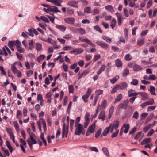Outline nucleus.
<instances>
[{
    "mask_svg": "<svg viewBox=\"0 0 157 157\" xmlns=\"http://www.w3.org/2000/svg\"><path fill=\"white\" fill-rule=\"evenodd\" d=\"M21 43L18 40L16 41H10L8 44V46L10 49H14L15 48L17 49H21Z\"/></svg>",
    "mask_w": 157,
    "mask_h": 157,
    "instance_id": "f257e3e1",
    "label": "nucleus"
},
{
    "mask_svg": "<svg viewBox=\"0 0 157 157\" xmlns=\"http://www.w3.org/2000/svg\"><path fill=\"white\" fill-rule=\"evenodd\" d=\"M75 134L76 135H80L83 130V126L81 124H79L75 125Z\"/></svg>",
    "mask_w": 157,
    "mask_h": 157,
    "instance_id": "f03ea898",
    "label": "nucleus"
},
{
    "mask_svg": "<svg viewBox=\"0 0 157 157\" xmlns=\"http://www.w3.org/2000/svg\"><path fill=\"white\" fill-rule=\"evenodd\" d=\"M42 122L43 128L44 131H46L47 130L46 128V122L45 121H44L43 119L41 118L40 119V120L37 122V124L38 127V128L40 132H41L42 131L41 127V123Z\"/></svg>",
    "mask_w": 157,
    "mask_h": 157,
    "instance_id": "7ed1b4c3",
    "label": "nucleus"
},
{
    "mask_svg": "<svg viewBox=\"0 0 157 157\" xmlns=\"http://www.w3.org/2000/svg\"><path fill=\"white\" fill-rule=\"evenodd\" d=\"M95 128V123H94L88 128L87 131L86 133V136H88L90 135L91 133H94V132Z\"/></svg>",
    "mask_w": 157,
    "mask_h": 157,
    "instance_id": "20e7f679",
    "label": "nucleus"
},
{
    "mask_svg": "<svg viewBox=\"0 0 157 157\" xmlns=\"http://www.w3.org/2000/svg\"><path fill=\"white\" fill-rule=\"evenodd\" d=\"M90 113H87L85 116V121L84 122V128H87L90 121L89 118Z\"/></svg>",
    "mask_w": 157,
    "mask_h": 157,
    "instance_id": "39448f33",
    "label": "nucleus"
},
{
    "mask_svg": "<svg viewBox=\"0 0 157 157\" xmlns=\"http://www.w3.org/2000/svg\"><path fill=\"white\" fill-rule=\"evenodd\" d=\"M47 2H50L55 5L58 6H61V3L63 2L62 0H46Z\"/></svg>",
    "mask_w": 157,
    "mask_h": 157,
    "instance_id": "423d86ee",
    "label": "nucleus"
},
{
    "mask_svg": "<svg viewBox=\"0 0 157 157\" xmlns=\"http://www.w3.org/2000/svg\"><path fill=\"white\" fill-rule=\"evenodd\" d=\"M68 126H66L65 124H63V137H64L65 136L66 138L67 137L68 132Z\"/></svg>",
    "mask_w": 157,
    "mask_h": 157,
    "instance_id": "0eeeda50",
    "label": "nucleus"
},
{
    "mask_svg": "<svg viewBox=\"0 0 157 157\" xmlns=\"http://www.w3.org/2000/svg\"><path fill=\"white\" fill-rule=\"evenodd\" d=\"M79 40L81 41L87 43L88 44L91 45L92 47H95V45L87 38L79 37Z\"/></svg>",
    "mask_w": 157,
    "mask_h": 157,
    "instance_id": "6e6552de",
    "label": "nucleus"
},
{
    "mask_svg": "<svg viewBox=\"0 0 157 157\" xmlns=\"http://www.w3.org/2000/svg\"><path fill=\"white\" fill-rule=\"evenodd\" d=\"M119 90H123L126 89L128 86L127 84L125 82H123L117 85Z\"/></svg>",
    "mask_w": 157,
    "mask_h": 157,
    "instance_id": "1a4fd4ad",
    "label": "nucleus"
},
{
    "mask_svg": "<svg viewBox=\"0 0 157 157\" xmlns=\"http://www.w3.org/2000/svg\"><path fill=\"white\" fill-rule=\"evenodd\" d=\"M119 122V121L117 120H114L113 123H111L110 124L109 127L110 128L111 127H113L115 129H116L118 127Z\"/></svg>",
    "mask_w": 157,
    "mask_h": 157,
    "instance_id": "9d476101",
    "label": "nucleus"
},
{
    "mask_svg": "<svg viewBox=\"0 0 157 157\" xmlns=\"http://www.w3.org/2000/svg\"><path fill=\"white\" fill-rule=\"evenodd\" d=\"M64 21L67 23L72 24H73L75 21V19L73 17H67L64 18Z\"/></svg>",
    "mask_w": 157,
    "mask_h": 157,
    "instance_id": "9b49d317",
    "label": "nucleus"
},
{
    "mask_svg": "<svg viewBox=\"0 0 157 157\" xmlns=\"http://www.w3.org/2000/svg\"><path fill=\"white\" fill-rule=\"evenodd\" d=\"M78 2L77 1H69L68 2L67 5L74 7L78 8Z\"/></svg>",
    "mask_w": 157,
    "mask_h": 157,
    "instance_id": "f8f14e48",
    "label": "nucleus"
},
{
    "mask_svg": "<svg viewBox=\"0 0 157 157\" xmlns=\"http://www.w3.org/2000/svg\"><path fill=\"white\" fill-rule=\"evenodd\" d=\"M116 15L117 18V22L119 25H121L122 23V15L120 13H117Z\"/></svg>",
    "mask_w": 157,
    "mask_h": 157,
    "instance_id": "ddd939ff",
    "label": "nucleus"
},
{
    "mask_svg": "<svg viewBox=\"0 0 157 157\" xmlns=\"http://www.w3.org/2000/svg\"><path fill=\"white\" fill-rule=\"evenodd\" d=\"M123 95L121 94H119L116 97L114 102V104H116L119 102L122 98Z\"/></svg>",
    "mask_w": 157,
    "mask_h": 157,
    "instance_id": "4468645a",
    "label": "nucleus"
},
{
    "mask_svg": "<svg viewBox=\"0 0 157 157\" xmlns=\"http://www.w3.org/2000/svg\"><path fill=\"white\" fill-rule=\"evenodd\" d=\"M49 9L50 12H60V11L58 9L57 7L55 6H50Z\"/></svg>",
    "mask_w": 157,
    "mask_h": 157,
    "instance_id": "2eb2a0df",
    "label": "nucleus"
},
{
    "mask_svg": "<svg viewBox=\"0 0 157 157\" xmlns=\"http://www.w3.org/2000/svg\"><path fill=\"white\" fill-rule=\"evenodd\" d=\"M134 90L131 89L129 90L128 92V94L129 97H132L133 96H136L137 95L138 93H136L135 92Z\"/></svg>",
    "mask_w": 157,
    "mask_h": 157,
    "instance_id": "dca6fc26",
    "label": "nucleus"
},
{
    "mask_svg": "<svg viewBox=\"0 0 157 157\" xmlns=\"http://www.w3.org/2000/svg\"><path fill=\"white\" fill-rule=\"evenodd\" d=\"M96 43L98 45H99L103 48H108V45L105 43H103L102 41H98L96 42Z\"/></svg>",
    "mask_w": 157,
    "mask_h": 157,
    "instance_id": "f3484780",
    "label": "nucleus"
},
{
    "mask_svg": "<svg viewBox=\"0 0 157 157\" xmlns=\"http://www.w3.org/2000/svg\"><path fill=\"white\" fill-rule=\"evenodd\" d=\"M36 137V136L35 134H31L30 136L31 140V143L33 144H35L37 143V141L35 140L34 138Z\"/></svg>",
    "mask_w": 157,
    "mask_h": 157,
    "instance_id": "a211bd4d",
    "label": "nucleus"
},
{
    "mask_svg": "<svg viewBox=\"0 0 157 157\" xmlns=\"http://www.w3.org/2000/svg\"><path fill=\"white\" fill-rule=\"evenodd\" d=\"M130 125L128 124H124L122 127V128H125V129L124 131V132L125 133H127L128 132L129 128Z\"/></svg>",
    "mask_w": 157,
    "mask_h": 157,
    "instance_id": "6ab92c4d",
    "label": "nucleus"
},
{
    "mask_svg": "<svg viewBox=\"0 0 157 157\" xmlns=\"http://www.w3.org/2000/svg\"><path fill=\"white\" fill-rule=\"evenodd\" d=\"M105 112L102 111L100 113L98 116V118L101 119L102 121H103L105 120Z\"/></svg>",
    "mask_w": 157,
    "mask_h": 157,
    "instance_id": "aec40b11",
    "label": "nucleus"
},
{
    "mask_svg": "<svg viewBox=\"0 0 157 157\" xmlns=\"http://www.w3.org/2000/svg\"><path fill=\"white\" fill-rule=\"evenodd\" d=\"M116 66L118 67H121L122 66V62L121 60L117 59L115 61Z\"/></svg>",
    "mask_w": 157,
    "mask_h": 157,
    "instance_id": "412c9836",
    "label": "nucleus"
},
{
    "mask_svg": "<svg viewBox=\"0 0 157 157\" xmlns=\"http://www.w3.org/2000/svg\"><path fill=\"white\" fill-rule=\"evenodd\" d=\"M151 140L152 139L151 138H145L142 141L141 144L142 145H144L150 142Z\"/></svg>",
    "mask_w": 157,
    "mask_h": 157,
    "instance_id": "4be33fe9",
    "label": "nucleus"
},
{
    "mask_svg": "<svg viewBox=\"0 0 157 157\" xmlns=\"http://www.w3.org/2000/svg\"><path fill=\"white\" fill-rule=\"evenodd\" d=\"M142 67L140 66L135 64L133 70L135 71H141L142 69Z\"/></svg>",
    "mask_w": 157,
    "mask_h": 157,
    "instance_id": "5701e85b",
    "label": "nucleus"
},
{
    "mask_svg": "<svg viewBox=\"0 0 157 157\" xmlns=\"http://www.w3.org/2000/svg\"><path fill=\"white\" fill-rule=\"evenodd\" d=\"M151 59L152 58H149V60L148 61L142 60L141 61V63L145 65L152 64L153 63V62L151 60Z\"/></svg>",
    "mask_w": 157,
    "mask_h": 157,
    "instance_id": "b1692460",
    "label": "nucleus"
},
{
    "mask_svg": "<svg viewBox=\"0 0 157 157\" xmlns=\"http://www.w3.org/2000/svg\"><path fill=\"white\" fill-rule=\"evenodd\" d=\"M6 146H7L8 148L9 149L10 152L11 153H12L13 151V147L11 146V144L9 142L8 140H6Z\"/></svg>",
    "mask_w": 157,
    "mask_h": 157,
    "instance_id": "393cba45",
    "label": "nucleus"
},
{
    "mask_svg": "<svg viewBox=\"0 0 157 157\" xmlns=\"http://www.w3.org/2000/svg\"><path fill=\"white\" fill-rule=\"evenodd\" d=\"M140 94V95L142 97V100H145L148 98L149 97L147 94L144 92H141Z\"/></svg>",
    "mask_w": 157,
    "mask_h": 157,
    "instance_id": "a878e982",
    "label": "nucleus"
},
{
    "mask_svg": "<svg viewBox=\"0 0 157 157\" xmlns=\"http://www.w3.org/2000/svg\"><path fill=\"white\" fill-rule=\"evenodd\" d=\"M102 151L105 156L107 157H109V153L108 149L106 147H103L102 148Z\"/></svg>",
    "mask_w": 157,
    "mask_h": 157,
    "instance_id": "bb28decb",
    "label": "nucleus"
},
{
    "mask_svg": "<svg viewBox=\"0 0 157 157\" xmlns=\"http://www.w3.org/2000/svg\"><path fill=\"white\" fill-rule=\"evenodd\" d=\"M56 27L62 31L64 32L66 29V26L64 25H56Z\"/></svg>",
    "mask_w": 157,
    "mask_h": 157,
    "instance_id": "cd10ccee",
    "label": "nucleus"
},
{
    "mask_svg": "<svg viewBox=\"0 0 157 157\" xmlns=\"http://www.w3.org/2000/svg\"><path fill=\"white\" fill-rule=\"evenodd\" d=\"M119 76L118 75H116L115 77L113 78L110 80V82L112 84H114L119 78Z\"/></svg>",
    "mask_w": 157,
    "mask_h": 157,
    "instance_id": "c85d7f7f",
    "label": "nucleus"
},
{
    "mask_svg": "<svg viewBox=\"0 0 157 157\" xmlns=\"http://www.w3.org/2000/svg\"><path fill=\"white\" fill-rule=\"evenodd\" d=\"M16 63V62H15L14 64L12 65H11V69L13 72L14 73H16L17 71H18V70L17 69V68L14 66V64Z\"/></svg>",
    "mask_w": 157,
    "mask_h": 157,
    "instance_id": "c756f323",
    "label": "nucleus"
},
{
    "mask_svg": "<svg viewBox=\"0 0 157 157\" xmlns=\"http://www.w3.org/2000/svg\"><path fill=\"white\" fill-rule=\"evenodd\" d=\"M102 39L108 43H110L111 41V39L108 36L103 35L102 36Z\"/></svg>",
    "mask_w": 157,
    "mask_h": 157,
    "instance_id": "7c9ffc66",
    "label": "nucleus"
},
{
    "mask_svg": "<svg viewBox=\"0 0 157 157\" xmlns=\"http://www.w3.org/2000/svg\"><path fill=\"white\" fill-rule=\"evenodd\" d=\"M129 73V70L128 68H126L124 70L122 73V76L123 77L126 76Z\"/></svg>",
    "mask_w": 157,
    "mask_h": 157,
    "instance_id": "2f4dec72",
    "label": "nucleus"
},
{
    "mask_svg": "<svg viewBox=\"0 0 157 157\" xmlns=\"http://www.w3.org/2000/svg\"><path fill=\"white\" fill-rule=\"evenodd\" d=\"M148 90L150 91L151 93L154 95H156V93L155 92V89L154 87L150 86V89Z\"/></svg>",
    "mask_w": 157,
    "mask_h": 157,
    "instance_id": "473e14b6",
    "label": "nucleus"
},
{
    "mask_svg": "<svg viewBox=\"0 0 157 157\" xmlns=\"http://www.w3.org/2000/svg\"><path fill=\"white\" fill-rule=\"evenodd\" d=\"M105 8L106 10L111 12H114V10L113 8L111 5H108L106 6H105Z\"/></svg>",
    "mask_w": 157,
    "mask_h": 157,
    "instance_id": "72a5a7b5",
    "label": "nucleus"
},
{
    "mask_svg": "<svg viewBox=\"0 0 157 157\" xmlns=\"http://www.w3.org/2000/svg\"><path fill=\"white\" fill-rule=\"evenodd\" d=\"M110 129V128L109 127H106L105 129H104L103 133L102 135L103 136H106L107 134L109 133V129Z\"/></svg>",
    "mask_w": 157,
    "mask_h": 157,
    "instance_id": "f704fd0d",
    "label": "nucleus"
},
{
    "mask_svg": "<svg viewBox=\"0 0 157 157\" xmlns=\"http://www.w3.org/2000/svg\"><path fill=\"white\" fill-rule=\"evenodd\" d=\"M116 21L114 19H113L111 22L110 26L112 29H113L116 26Z\"/></svg>",
    "mask_w": 157,
    "mask_h": 157,
    "instance_id": "c9c22d12",
    "label": "nucleus"
},
{
    "mask_svg": "<svg viewBox=\"0 0 157 157\" xmlns=\"http://www.w3.org/2000/svg\"><path fill=\"white\" fill-rule=\"evenodd\" d=\"M102 131V128H100L97 132H96L95 136L96 138H97L98 137L100 136V134L101 133Z\"/></svg>",
    "mask_w": 157,
    "mask_h": 157,
    "instance_id": "e433bc0d",
    "label": "nucleus"
},
{
    "mask_svg": "<svg viewBox=\"0 0 157 157\" xmlns=\"http://www.w3.org/2000/svg\"><path fill=\"white\" fill-rule=\"evenodd\" d=\"M76 30L78 31L80 35H83L86 33L85 30L82 28H78Z\"/></svg>",
    "mask_w": 157,
    "mask_h": 157,
    "instance_id": "4c0bfd02",
    "label": "nucleus"
},
{
    "mask_svg": "<svg viewBox=\"0 0 157 157\" xmlns=\"http://www.w3.org/2000/svg\"><path fill=\"white\" fill-rule=\"evenodd\" d=\"M105 66L104 65H102L101 68L98 71L97 74L98 75H99L101 73V72L104 71L105 69Z\"/></svg>",
    "mask_w": 157,
    "mask_h": 157,
    "instance_id": "58836bf2",
    "label": "nucleus"
},
{
    "mask_svg": "<svg viewBox=\"0 0 157 157\" xmlns=\"http://www.w3.org/2000/svg\"><path fill=\"white\" fill-rule=\"evenodd\" d=\"M83 52V50H73L72 52L75 54H80Z\"/></svg>",
    "mask_w": 157,
    "mask_h": 157,
    "instance_id": "ea45409f",
    "label": "nucleus"
},
{
    "mask_svg": "<svg viewBox=\"0 0 157 157\" xmlns=\"http://www.w3.org/2000/svg\"><path fill=\"white\" fill-rule=\"evenodd\" d=\"M146 102L147 105H151L154 103V101L153 98H151L149 101Z\"/></svg>",
    "mask_w": 157,
    "mask_h": 157,
    "instance_id": "a19ab883",
    "label": "nucleus"
},
{
    "mask_svg": "<svg viewBox=\"0 0 157 157\" xmlns=\"http://www.w3.org/2000/svg\"><path fill=\"white\" fill-rule=\"evenodd\" d=\"M131 83V84L133 85L136 86L138 85V81L137 79H134L132 80Z\"/></svg>",
    "mask_w": 157,
    "mask_h": 157,
    "instance_id": "79ce46f5",
    "label": "nucleus"
},
{
    "mask_svg": "<svg viewBox=\"0 0 157 157\" xmlns=\"http://www.w3.org/2000/svg\"><path fill=\"white\" fill-rule=\"evenodd\" d=\"M91 8L90 7H86L84 9V12L89 13L91 12Z\"/></svg>",
    "mask_w": 157,
    "mask_h": 157,
    "instance_id": "37998d69",
    "label": "nucleus"
},
{
    "mask_svg": "<svg viewBox=\"0 0 157 157\" xmlns=\"http://www.w3.org/2000/svg\"><path fill=\"white\" fill-rule=\"evenodd\" d=\"M119 90L117 85H116L112 90L111 91V94H113L114 93L116 92L117 90Z\"/></svg>",
    "mask_w": 157,
    "mask_h": 157,
    "instance_id": "c03bdc74",
    "label": "nucleus"
},
{
    "mask_svg": "<svg viewBox=\"0 0 157 157\" xmlns=\"http://www.w3.org/2000/svg\"><path fill=\"white\" fill-rule=\"evenodd\" d=\"M148 113H144L141 115L140 118L141 120L144 119L148 115Z\"/></svg>",
    "mask_w": 157,
    "mask_h": 157,
    "instance_id": "a18cd8bd",
    "label": "nucleus"
},
{
    "mask_svg": "<svg viewBox=\"0 0 157 157\" xmlns=\"http://www.w3.org/2000/svg\"><path fill=\"white\" fill-rule=\"evenodd\" d=\"M144 39L142 38H140L138 40V44L139 45H141L144 43Z\"/></svg>",
    "mask_w": 157,
    "mask_h": 157,
    "instance_id": "49530a36",
    "label": "nucleus"
},
{
    "mask_svg": "<svg viewBox=\"0 0 157 157\" xmlns=\"http://www.w3.org/2000/svg\"><path fill=\"white\" fill-rule=\"evenodd\" d=\"M29 45L30 49H32L33 48V42L32 40H29Z\"/></svg>",
    "mask_w": 157,
    "mask_h": 157,
    "instance_id": "de8ad7c7",
    "label": "nucleus"
},
{
    "mask_svg": "<svg viewBox=\"0 0 157 157\" xmlns=\"http://www.w3.org/2000/svg\"><path fill=\"white\" fill-rule=\"evenodd\" d=\"M0 54L4 55L5 56H8V53L7 52L6 50H0Z\"/></svg>",
    "mask_w": 157,
    "mask_h": 157,
    "instance_id": "09e8293b",
    "label": "nucleus"
},
{
    "mask_svg": "<svg viewBox=\"0 0 157 157\" xmlns=\"http://www.w3.org/2000/svg\"><path fill=\"white\" fill-rule=\"evenodd\" d=\"M13 124H14V127H15L16 130H17V132H18L19 131V125H18V124L17 122L14 121Z\"/></svg>",
    "mask_w": 157,
    "mask_h": 157,
    "instance_id": "8fccbe9b",
    "label": "nucleus"
},
{
    "mask_svg": "<svg viewBox=\"0 0 157 157\" xmlns=\"http://www.w3.org/2000/svg\"><path fill=\"white\" fill-rule=\"evenodd\" d=\"M22 113L21 111L18 110L17 111V117L19 119H20L21 117Z\"/></svg>",
    "mask_w": 157,
    "mask_h": 157,
    "instance_id": "3c124183",
    "label": "nucleus"
},
{
    "mask_svg": "<svg viewBox=\"0 0 157 157\" xmlns=\"http://www.w3.org/2000/svg\"><path fill=\"white\" fill-rule=\"evenodd\" d=\"M40 19L42 21L46 23H49V22L48 19L45 16H41Z\"/></svg>",
    "mask_w": 157,
    "mask_h": 157,
    "instance_id": "603ef678",
    "label": "nucleus"
},
{
    "mask_svg": "<svg viewBox=\"0 0 157 157\" xmlns=\"http://www.w3.org/2000/svg\"><path fill=\"white\" fill-rule=\"evenodd\" d=\"M28 32H27V33L31 36L33 37L34 35L33 33V29H29Z\"/></svg>",
    "mask_w": 157,
    "mask_h": 157,
    "instance_id": "864d4df0",
    "label": "nucleus"
},
{
    "mask_svg": "<svg viewBox=\"0 0 157 157\" xmlns=\"http://www.w3.org/2000/svg\"><path fill=\"white\" fill-rule=\"evenodd\" d=\"M125 59L126 60L129 61L132 59V57L130 54H127L125 56Z\"/></svg>",
    "mask_w": 157,
    "mask_h": 157,
    "instance_id": "5fc2aeb1",
    "label": "nucleus"
},
{
    "mask_svg": "<svg viewBox=\"0 0 157 157\" xmlns=\"http://www.w3.org/2000/svg\"><path fill=\"white\" fill-rule=\"evenodd\" d=\"M47 42H49L53 44H56V41L52 40L50 38H47Z\"/></svg>",
    "mask_w": 157,
    "mask_h": 157,
    "instance_id": "6e6d98bb",
    "label": "nucleus"
},
{
    "mask_svg": "<svg viewBox=\"0 0 157 157\" xmlns=\"http://www.w3.org/2000/svg\"><path fill=\"white\" fill-rule=\"evenodd\" d=\"M20 142L21 143V145H23L25 147H27L26 142L22 138H20L19 140Z\"/></svg>",
    "mask_w": 157,
    "mask_h": 157,
    "instance_id": "4d7b16f0",
    "label": "nucleus"
},
{
    "mask_svg": "<svg viewBox=\"0 0 157 157\" xmlns=\"http://www.w3.org/2000/svg\"><path fill=\"white\" fill-rule=\"evenodd\" d=\"M152 124H149L145 127L144 129L143 130L144 132H146L152 126Z\"/></svg>",
    "mask_w": 157,
    "mask_h": 157,
    "instance_id": "13d9d810",
    "label": "nucleus"
},
{
    "mask_svg": "<svg viewBox=\"0 0 157 157\" xmlns=\"http://www.w3.org/2000/svg\"><path fill=\"white\" fill-rule=\"evenodd\" d=\"M156 107V106H149L148 107L147 109V111L148 112L149 111H151L155 109Z\"/></svg>",
    "mask_w": 157,
    "mask_h": 157,
    "instance_id": "bf43d9fd",
    "label": "nucleus"
},
{
    "mask_svg": "<svg viewBox=\"0 0 157 157\" xmlns=\"http://www.w3.org/2000/svg\"><path fill=\"white\" fill-rule=\"evenodd\" d=\"M69 92L70 93H72L74 91V86L73 85H70L68 87Z\"/></svg>",
    "mask_w": 157,
    "mask_h": 157,
    "instance_id": "052dcab7",
    "label": "nucleus"
},
{
    "mask_svg": "<svg viewBox=\"0 0 157 157\" xmlns=\"http://www.w3.org/2000/svg\"><path fill=\"white\" fill-rule=\"evenodd\" d=\"M89 97V96L87 95L86 94L82 96V98L85 102L86 103L88 101L87 99Z\"/></svg>",
    "mask_w": 157,
    "mask_h": 157,
    "instance_id": "680f3d73",
    "label": "nucleus"
},
{
    "mask_svg": "<svg viewBox=\"0 0 157 157\" xmlns=\"http://www.w3.org/2000/svg\"><path fill=\"white\" fill-rule=\"evenodd\" d=\"M94 29L97 31L99 32L100 33H102V30L100 28L99 26L98 25H96L94 27Z\"/></svg>",
    "mask_w": 157,
    "mask_h": 157,
    "instance_id": "e2e57ef3",
    "label": "nucleus"
},
{
    "mask_svg": "<svg viewBox=\"0 0 157 157\" xmlns=\"http://www.w3.org/2000/svg\"><path fill=\"white\" fill-rule=\"evenodd\" d=\"M119 132V130L117 129L116 130L115 132V133H113L111 135V137L112 138H114L116 137L118 135Z\"/></svg>",
    "mask_w": 157,
    "mask_h": 157,
    "instance_id": "0e129e2a",
    "label": "nucleus"
},
{
    "mask_svg": "<svg viewBox=\"0 0 157 157\" xmlns=\"http://www.w3.org/2000/svg\"><path fill=\"white\" fill-rule=\"evenodd\" d=\"M139 116V113L137 111H136L133 115V117L137 119H138Z\"/></svg>",
    "mask_w": 157,
    "mask_h": 157,
    "instance_id": "69168bd1",
    "label": "nucleus"
},
{
    "mask_svg": "<svg viewBox=\"0 0 157 157\" xmlns=\"http://www.w3.org/2000/svg\"><path fill=\"white\" fill-rule=\"evenodd\" d=\"M118 108L119 109H127L126 107L124 105V104L123 103H121L119 105H118Z\"/></svg>",
    "mask_w": 157,
    "mask_h": 157,
    "instance_id": "338daca9",
    "label": "nucleus"
},
{
    "mask_svg": "<svg viewBox=\"0 0 157 157\" xmlns=\"http://www.w3.org/2000/svg\"><path fill=\"white\" fill-rule=\"evenodd\" d=\"M16 54L17 56L19 59L20 60H21L22 59H23V56L21 54H19L18 52H16Z\"/></svg>",
    "mask_w": 157,
    "mask_h": 157,
    "instance_id": "774afa93",
    "label": "nucleus"
}]
</instances>
